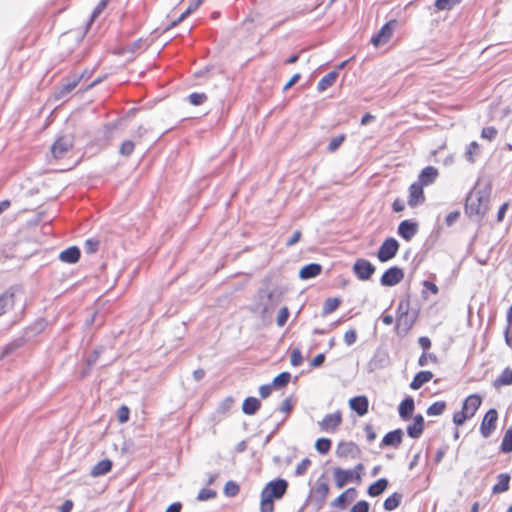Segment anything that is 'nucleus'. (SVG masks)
Returning a JSON list of instances; mask_svg holds the SVG:
<instances>
[{
    "instance_id": "44",
    "label": "nucleus",
    "mask_w": 512,
    "mask_h": 512,
    "mask_svg": "<svg viewBox=\"0 0 512 512\" xmlns=\"http://www.w3.org/2000/svg\"><path fill=\"white\" fill-rule=\"evenodd\" d=\"M436 355L432 353L423 352L422 355L418 359L419 366H426L429 363H437Z\"/></svg>"
},
{
    "instance_id": "62",
    "label": "nucleus",
    "mask_w": 512,
    "mask_h": 512,
    "mask_svg": "<svg viewBox=\"0 0 512 512\" xmlns=\"http://www.w3.org/2000/svg\"><path fill=\"white\" fill-rule=\"evenodd\" d=\"M418 343L421 346V348L424 350V352L429 350L430 347H431V340L428 337H426V336L420 337L418 339Z\"/></svg>"
},
{
    "instance_id": "32",
    "label": "nucleus",
    "mask_w": 512,
    "mask_h": 512,
    "mask_svg": "<svg viewBox=\"0 0 512 512\" xmlns=\"http://www.w3.org/2000/svg\"><path fill=\"white\" fill-rule=\"evenodd\" d=\"M387 486L388 481L385 478L378 479L376 482L369 486L368 494L372 497L379 496L386 490Z\"/></svg>"
},
{
    "instance_id": "51",
    "label": "nucleus",
    "mask_w": 512,
    "mask_h": 512,
    "mask_svg": "<svg viewBox=\"0 0 512 512\" xmlns=\"http://www.w3.org/2000/svg\"><path fill=\"white\" fill-rule=\"evenodd\" d=\"M497 134H498V131L493 126L485 127L481 131L482 138L490 140V141L493 140L497 136Z\"/></svg>"
},
{
    "instance_id": "20",
    "label": "nucleus",
    "mask_w": 512,
    "mask_h": 512,
    "mask_svg": "<svg viewBox=\"0 0 512 512\" xmlns=\"http://www.w3.org/2000/svg\"><path fill=\"white\" fill-rule=\"evenodd\" d=\"M349 406L359 416H364L368 413L369 401L366 396H357L349 400Z\"/></svg>"
},
{
    "instance_id": "41",
    "label": "nucleus",
    "mask_w": 512,
    "mask_h": 512,
    "mask_svg": "<svg viewBox=\"0 0 512 512\" xmlns=\"http://www.w3.org/2000/svg\"><path fill=\"white\" fill-rule=\"evenodd\" d=\"M240 491L239 485L235 481H228L224 486V494L227 497H235Z\"/></svg>"
},
{
    "instance_id": "61",
    "label": "nucleus",
    "mask_w": 512,
    "mask_h": 512,
    "mask_svg": "<svg viewBox=\"0 0 512 512\" xmlns=\"http://www.w3.org/2000/svg\"><path fill=\"white\" fill-rule=\"evenodd\" d=\"M301 236L302 232L300 230H296L291 236V238L287 241L286 245L288 247L295 245L301 239Z\"/></svg>"
},
{
    "instance_id": "15",
    "label": "nucleus",
    "mask_w": 512,
    "mask_h": 512,
    "mask_svg": "<svg viewBox=\"0 0 512 512\" xmlns=\"http://www.w3.org/2000/svg\"><path fill=\"white\" fill-rule=\"evenodd\" d=\"M415 320L416 318L410 314L396 317L395 332L406 335L412 329Z\"/></svg>"
},
{
    "instance_id": "40",
    "label": "nucleus",
    "mask_w": 512,
    "mask_h": 512,
    "mask_svg": "<svg viewBox=\"0 0 512 512\" xmlns=\"http://www.w3.org/2000/svg\"><path fill=\"white\" fill-rule=\"evenodd\" d=\"M461 0H436L435 7L438 11L451 10L454 6L459 4Z\"/></svg>"
},
{
    "instance_id": "49",
    "label": "nucleus",
    "mask_w": 512,
    "mask_h": 512,
    "mask_svg": "<svg viewBox=\"0 0 512 512\" xmlns=\"http://www.w3.org/2000/svg\"><path fill=\"white\" fill-rule=\"evenodd\" d=\"M99 248V241L97 239H87L84 243L86 253H95Z\"/></svg>"
},
{
    "instance_id": "63",
    "label": "nucleus",
    "mask_w": 512,
    "mask_h": 512,
    "mask_svg": "<svg viewBox=\"0 0 512 512\" xmlns=\"http://www.w3.org/2000/svg\"><path fill=\"white\" fill-rule=\"evenodd\" d=\"M325 361V355L323 353L317 354L311 361L310 365L312 367H319Z\"/></svg>"
},
{
    "instance_id": "64",
    "label": "nucleus",
    "mask_w": 512,
    "mask_h": 512,
    "mask_svg": "<svg viewBox=\"0 0 512 512\" xmlns=\"http://www.w3.org/2000/svg\"><path fill=\"white\" fill-rule=\"evenodd\" d=\"M72 508H73V501L68 499L62 503V505L60 506L59 512H71Z\"/></svg>"
},
{
    "instance_id": "12",
    "label": "nucleus",
    "mask_w": 512,
    "mask_h": 512,
    "mask_svg": "<svg viewBox=\"0 0 512 512\" xmlns=\"http://www.w3.org/2000/svg\"><path fill=\"white\" fill-rule=\"evenodd\" d=\"M396 21L391 20L384 24L381 29L371 38V43L378 47L382 44L387 43L393 35V29Z\"/></svg>"
},
{
    "instance_id": "14",
    "label": "nucleus",
    "mask_w": 512,
    "mask_h": 512,
    "mask_svg": "<svg viewBox=\"0 0 512 512\" xmlns=\"http://www.w3.org/2000/svg\"><path fill=\"white\" fill-rule=\"evenodd\" d=\"M424 187L417 182L409 186L408 205L411 208L417 207L425 202Z\"/></svg>"
},
{
    "instance_id": "29",
    "label": "nucleus",
    "mask_w": 512,
    "mask_h": 512,
    "mask_svg": "<svg viewBox=\"0 0 512 512\" xmlns=\"http://www.w3.org/2000/svg\"><path fill=\"white\" fill-rule=\"evenodd\" d=\"M512 385V369L506 367L501 374L494 380L493 386L500 388L503 386Z\"/></svg>"
},
{
    "instance_id": "18",
    "label": "nucleus",
    "mask_w": 512,
    "mask_h": 512,
    "mask_svg": "<svg viewBox=\"0 0 512 512\" xmlns=\"http://www.w3.org/2000/svg\"><path fill=\"white\" fill-rule=\"evenodd\" d=\"M439 175L438 169L433 166L425 167L418 176V184H421L423 187L428 186L435 182Z\"/></svg>"
},
{
    "instance_id": "35",
    "label": "nucleus",
    "mask_w": 512,
    "mask_h": 512,
    "mask_svg": "<svg viewBox=\"0 0 512 512\" xmlns=\"http://www.w3.org/2000/svg\"><path fill=\"white\" fill-rule=\"evenodd\" d=\"M332 447V441L328 438H319L315 442V449L318 453L326 455Z\"/></svg>"
},
{
    "instance_id": "24",
    "label": "nucleus",
    "mask_w": 512,
    "mask_h": 512,
    "mask_svg": "<svg viewBox=\"0 0 512 512\" xmlns=\"http://www.w3.org/2000/svg\"><path fill=\"white\" fill-rule=\"evenodd\" d=\"M322 272V266L317 263H310L303 266L299 271V277L301 279H310L320 275Z\"/></svg>"
},
{
    "instance_id": "25",
    "label": "nucleus",
    "mask_w": 512,
    "mask_h": 512,
    "mask_svg": "<svg viewBox=\"0 0 512 512\" xmlns=\"http://www.w3.org/2000/svg\"><path fill=\"white\" fill-rule=\"evenodd\" d=\"M433 378L431 371H420L418 372L410 383V388L413 390L420 389L425 383L429 382Z\"/></svg>"
},
{
    "instance_id": "53",
    "label": "nucleus",
    "mask_w": 512,
    "mask_h": 512,
    "mask_svg": "<svg viewBox=\"0 0 512 512\" xmlns=\"http://www.w3.org/2000/svg\"><path fill=\"white\" fill-rule=\"evenodd\" d=\"M311 465V460L308 458H304L300 463L296 466L295 473L300 476L306 473L308 467Z\"/></svg>"
},
{
    "instance_id": "9",
    "label": "nucleus",
    "mask_w": 512,
    "mask_h": 512,
    "mask_svg": "<svg viewBox=\"0 0 512 512\" xmlns=\"http://www.w3.org/2000/svg\"><path fill=\"white\" fill-rule=\"evenodd\" d=\"M73 147V140L71 137H59L51 147L52 156L55 159H63Z\"/></svg>"
},
{
    "instance_id": "3",
    "label": "nucleus",
    "mask_w": 512,
    "mask_h": 512,
    "mask_svg": "<svg viewBox=\"0 0 512 512\" xmlns=\"http://www.w3.org/2000/svg\"><path fill=\"white\" fill-rule=\"evenodd\" d=\"M481 403L482 398L478 394L469 395L464 400L461 410L454 413L453 423L457 427L462 426L467 420L475 416Z\"/></svg>"
},
{
    "instance_id": "59",
    "label": "nucleus",
    "mask_w": 512,
    "mask_h": 512,
    "mask_svg": "<svg viewBox=\"0 0 512 512\" xmlns=\"http://www.w3.org/2000/svg\"><path fill=\"white\" fill-rule=\"evenodd\" d=\"M364 430L366 432L367 441L373 442L376 439L377 435H376V432L374 431L372 425H370V424L365 425Z\"/></svg>"
},
{
    "instance_id": "58",
    "label": "nucleus",
    "mask_w": 512,
    "mask_h": 512,
    "mask_svg": "<svg viewBox=\"0 0 512 512\" xmlns=\"http://www.w3.org/2000/svg\"><path fill=\"white\" fill-rule=\"evenodd\" d=\"M293 405L290 398H286L283 400L280 406V410L285 414H290L292 411Z\"/></svg>"
},
{
    "instance_id": "2",
    "label": "nucleus",
    "mask_w": 512,
    "mask_h": 512,
    "mask_svg": "<svg viewBox=\"0 0 512 512\" xmlns=\"http://www.w3.org/2000/svg\"><path fill=\"white\" fill-rule=\"evenodd\" d=\"M489 202L488 193L473 191L466 198L465 212L469 217L482 218L489 210Z\"/></svg>"
},
{
    "instance_id": "21",
    "label": "nucleus",
    "mask_w": 512,
    "mask_h": 512,
    "mask_svg": "<svg viewBox=\"0 0 512 512\" xmlns=\"http://www.w3.org/2000/svg\"><path fill=\"white\" fill-rule=\"evenodd\" d=\"M424 430V418L422 415H416L413 422L407 426V433L411 438H419Z\"/></svg>"
},
{
    "instance_id": "45",
    "label": "nucleus",
    "mask_w": 512,
    "mask_h": 512,
    "mask_svg": "<svg viewBox=\"0 0 512 512\" xmlns=\"http://www.w3.org/2000/svg\"><path fill=\"white\" fill-rule=\"evenodd\" d=\"M290 362L292 366L298 367L303 363V356L300 349L295 348L290 353Z\"/></svg>"
},
{
    "instance_id": "8",
    "label": "nucleus",
    "mask_w": 512,
    "mask_h": 512,
    "mask_svg": "<svg viewBox=\"0 0 512 512\" xmlns=\"http://www.w3.org/2000/svg\"><path fill=\"white\" fill-rule=\"evenodd\" d=\"M498 421V412L496 409H489L480 424V433L483 437L488 438L492 435V433L496 429V424Z\"/></svg>"
},
{
    "instance_id": "42",
    "label": "nucleus",
    "mask_w": 512,
    "mask_h": 512,
    "mask_svg": "<svg viewBox=\"0 0 512 512\" xmlns=\"http://www.w3.org/2000/svg\"><path fill=\"white\" fill-rule=\"evenodd\" d=\"M135 149V143L130 140L123 141L120 145L119 152L123 156H130Z\"/></svg>"
},
{
    "instance_id": "50",
    "label": "nucleus",
    "mask_w": 512,
    "mask_h": 512,
    "mask_svg": "<svg viewBox=\"0 0 512 512\" xmlns=\"http://www.w3.org/2000/svg\"><path fill=\"white\" fill-rule=\"evenodd\" d=\"M216 497V492L211 489L203 488L198 493L197 499L199 501H207Z\"/></svg>"
},
{
    "instance_id": "10",
    "label": "nucleus",
    "mask_w": 512,
    "mask_h": 512,
    "mask_svg": "<svg viewBox=\"0 0 512 512\" xmlns=\"http://www.w3.org/2000/svg\"><path fill=\"white\" fill-rule=\"evenodd\" d=\"M375 270V266L370 261L363 258L357 259L353 266L355 275L362 281L369 280Z\"/></svg>"
},
{
    "instance_id": "34",
    "label": "nucleus",
    "mask_w": 512,
    "mask_h": 512,
    "mask_svg": "<svg viewBox=\"0 0 512 512\" xmlns=\"http://www.w3.org/2000/svg\"><path fill=\"white\" fill-rule=\"evenodd\" d=\"M402 495L400 493H393L384 501V509L387 511H392L396 509L401 503Z\"/></svg>"
},
{
    "instance_id": "1",
    "label": "nucleus",
    "mask_w": 512,
    "mask_h": 512,
    "mask_svg": "<svg viewBox=\"0 0 512 512\" xmlns=\"http://www.w3.org/2000/svg\"><path fill=\"white\" fill-rule=\"evenodd\" d=\"M287 488V481L281 478L268 482L261 491L260 512H274V500L281 499Z\"/></svg>"
},
{
    "instance_id": "11",
    "label": "nucleus",
    "mask_w": 512,
    "mask_h": 512,
    "mask_svg": "<svg viewBox=\"0 0 512 512\" xmlns=\"http://www.w3.org/2000/svg\"><path fill=\"white\" fill-rule=\"evenodd\" d=\"M404 279L402 268L393 266L387 269L381 276L380 282L383 286L391 287L400 283Z\"/></svg>"
},
{
    "instance_id": "31",
    "label": "nucleus",
    "mask_w": 512,
    "mask_h": 512,
    "mask_svg": "<svg viewBox=\"0 0 512 512\" xmlns=\"http://www.w3.org/2000/svg\"><path fill=\"white\" fill-rule=\"evenodd\" d=\"M337 77L338 73L336 71H331L328 74H326L319 80L317 84L318 91L323 92L329 87H331L336 82Z\"/></svg>"
},
{
    "instance_id": "52",
    "label": "nucleus",
    "mask_w": 512,
    "mask_h": 512,
    "mask_svg": "<svg viewBox=\"0 0 512 512\" xmlns=\"http://www.w3.org/2000/svg\"><path fill=\"white\" fill-rule=\"evenodd\" d=\"M344 140H345L344 134L332 138L328 145V150L330 152L336 151L339 148V146L343 143Z\"/></svg>"
},
{
    "instance_id": "30",
    "label": "nucleus",
    "mask_w": 512,
    "mask_h": 512,
    "mask_svg": "<svg viewBox=\"0 0 512 512\" xmlns=\"http://www.w3.org/2000/svg\"><path fill=\"white\" fill-rule=\"evenodd\" d=\"M261 407V402L255 397H247L242 404V410L247 415L255 414Z\"/></svg>"
},
{
    "instance_id": "60",
    "label": "nucleus",
    "mask_w": 512,
    "mask_h": 512,
    "mask_svg": "<svg viewBox=\"0 0 512 512\" xmlns=\"http://www.w3.org/2000/svg\"><path fill=\"white\" fill-rule=\"evenodd\" d=\"M273 385L272 384H267V385H262L259 387V394L262 398H267L271 392H272V389H273Z\"/></svg>"
},
{
    "instance_id": "23",
    "label": "nucleus",
    "mask_w": 512,
    "mask_h": 512,
    "mask_svg": "<svg viewBox=\"0 0 512 512\" xmlns=\"http://www.w3.org/2000/svg\"><path fill=\"white\" fill-rule=\"evenodd\" d=\"M510 475L508 473H501L497 476V482L492 487L493 494H501L509 490Z\"/></svg>"
},
{
    "instance_id": "46",
    "label": "nucleus",
    "mask_w": 512,
    "mask_h": 512,
    "mask_svg": "<svg viewBox=\"0 0 512 512\" xmlns=\"http://www.w3.org/2000/svg\"><path fill=\"white\" fill-rule=\"evenodd\" d=\"M289 315H290L289 309L286 306L282 307L279 310L278 315H277V319H276L277 325L279 327H283L286 324V322L289 318Z\"/></svg>"
},
{
    "instance_id": "22",
    "label": "nucleus",
    "mask_w": 512,
    "mask_h": 512,
    "mask_svg": "<svg viewBox=\"0 0 512 512\" xmlns=\"http://www.w3.org/2000/svg\"><path fill=\"white\" fill-rule=\"evenodd\" d=\"M15 305V295L12 291H5L0 294V317L5 315Z\"/></svg>"
},
{
    "instance_id": "55",
    "label": "nucleus",
    "mask_w": 512,
    "mask_h": 512,
    "mask_svg": "<svg viewBox=\"0 0 512 512\" xmlns=\"http://www.w3.org/2000/svg\"><path fill=\"white\" fill-rule=\"evenodd\" d=\"M344 342L350 346L354 344L357 340V332L354 329L348 330L344 333Z\"/></svg>"
},
{
    "instance_id": "43",
    "label": "nucleus",
    "mask_w": 512,
    "mask_h": 512,
    "mask_svg": "<svg viewBox=\"0 0 512 512\" xmlns=\"http://www.w3.org/2000/svg\"><path fill=\"white\" fill-rule=\"evenodd\" d=\"M410 301L408 299L400 300L396 310V317L409 315Z\"/></svg>"
},
{
    "instance_id": "7",
    "label": "nucleus",
    "mask_w": 512,
    "mask_h": 512,
    "mask_svg": "<svg viewBox=\"0 0 512 512\" xmlns=\"http://www.w3.org/2000/svg\"><path fill=\"white\" fill-rule=\"evenodd\" d=\"M343 421V415L340 410L326 414L321 421L318 422L321 431L326 433H334L338 430Z\"/></svg>"
},
{
    "instance_id": "6",
    "label": "nucleus",
    "mask_w": 512,
    "mask_h": 512,
    "mask_svg": "<svg viewBox=\"0 0 512 512\" xmlns=\"http://www.w3.org/2000/svg\"><path fill=\"white\" fill-rule=\"evenodd\" d=\"M399 243L398 241L393 238L389 237L383 241L381 246L378 249L377 252V258L380 262H387L394 258L399 250Z\"/></svg>"
},
{
    "instance_id": "38",
    "label": "nucleus",
    "mask_w": 512,
    "mask_h": 512,
    "mask_svg": "<svg viewBox=\"0 0 512 512\" xmlns=\"http://www.w3.org/2000/svg\"><path fill=\"white\" fill-rule=\"evenodd\" d=\"M500 449L504 453L512 452V429H508L502 438Z\"/></svg>"
},
{
    "instance_id": "19",
    "label": "nucleus",
    "mask_w": 512,
    "mask_h": 512,
    "mask_svg": "<svg viewBox=\"0 0 512 512\" xmlns=\"http://www.w3.org/2000/svg\"><path fill=\"white\" fill-rule=\"evenodd\" d=\"M403 440V431L396 429L388 432L382 439L381 447H399Z\"/></svg>"
},
{
    "instance_id": "5",
    "label": "nucleus",
    "mask_w": 512,
    "mask_h": 512,
    "mask_svg": "<svg viewBox=\"0 0 512 512\" xmlns=\"http://www.w3.org/2000/svg\"><path fill=\"white\" fill-rule=\"evenodd\" d=\"M335 454L339 459H356L361 456L360 447L353 441H340L338 442Z\"/></svg>"
},
{
    "instance_id": "56",
    "label": "nucleus",
    "mask_w": 512,
    "mask_h": 512,
    "mask_svg": "<svg viewBox=\"0 0 512 512\" xmlns=\"http://www.w3.org/2000/svg\"><path fill=\"white\" fill-rule=\"evenodd\" d=\"M109 2L105 0H100V2L97 4V6L94 8L92 12V19L97 18L107 7Z\"/></svg>"
},
{
    "instance_id": "4",
    "label": "nucleus",
    "mask_w": 512,
    "mask_h": 512,
    "mask_svg": "<svg viewBox=\"0 0 512 512\" xmlns=\"http://www.w3.org/2000/svg\"><path fill=\"white\" fill-rule=\"evenodd\" d=\"M363 470L362 463L357 464L353 469L333 468L332 473L336 487L340 489L348 483H360Z\"/></svg>"
},
{
    "instance_id": "57",
    "label": "nucleus",
    "mask_w": 512,
    "mask_h": 512,
    "mask_svg": "<svg viewBox=\"0 0 512 512\" xmlns=\"http://www.w3.org/2000/svg\"><path fill=\"white\" fill-rule=\"evenodd\" d=\"M392 210L395 213H401L405 210V203L402 199L397 198L392 203Z\"/></svg>"
},
{
    "instance_id": "39",
    "label": "nucleus",
    "mask_w": 512,
    "mask_h": 512,
    "mask_svg": "<svg viewBox=\"0 0 512 512\" xmlns=\"http://www.w3.org/2000/svg\"><path fill=\"white\" fill-rule=\"evenodd\" d=\"M446 409V402L444 401H437L431 404L427 408V414L429 416H439L441 415Z\"/></svg>"
},
{
    "instance_id": "48",
    "label": "nucleus",
    "mask_w": 512,
    "mask_h": 512,
    "mask_svg": "<svg viewBox=\"0 0 512 512\" xmlns=\"http://www.w3.org/2000/svg\"><path fill=\"white\" fill-rule=\"evenodd\" d=\"M130 417V410L126 405H122L119 407L117 411V418L119 423L123 424L126 423L129 420Z\"/></svg>"
},
{
    "instance_id": "27",
    "label": "nucleus",
    "mask_w": 512,
    "mask_h": 512,
    "mask_svg": "<svg viewBox=\"0 0 512 512\" xmlns=\"http://www.w3.org/2000/svg\"><path fill=\"white\" fill-rule=\"evenodd\" d=\"M415 405L412 397H406L399 405L398 412L401 418L407 420L411 417Z\"/></svg>"
},
{
    "instance_id": "36",
    "label": "nucleus",
    "mask_w": 512,
    "mask_h": 512,
    "mask_svg": "<svg viewBox=\"0 0 512 512\" xmlns=\"http://www.w3.org/2000/svg\"><path fill=\"white\" fill-rule=\"evenodd\" d=\"M290 379L291 374L289 372H282L273 379L272 385L274 388H282L288 385Z\"/></svg>"
},
{
    "instance_id": "47",
    "label": "nucleus",
    "mask_w": 512,
    "mask_h": 512,
    "mask_svg": "<svg viewBox=\"0 0 512 512\" xmlns=\"http://www.w3.org/2000/svg\"><path fill=\"white\" fill-rule=\"evenodd\" d=\"M189 102L194 106L202 105L207 100L205 93H192L189 95Z\"/></svg>"
},
{
    "instance_id": "37",
    "label": "nucleus",
    "mask_w": 512,
    "mask_h": 512,
    "mask_svg": "<svg viewBox=\"0 0 512 512\" xmlns=\"http://www.w3.org/2000/svg\"><path fill=\"white\" fill-rule=\"evenodd\" d=\"M480 146L476 141L471 142L466 149L465 156L470 163L475 162V157L479 154Z\"/></svg>"
},
{
    "instance_id": "28",
    "label": "nucleus",
    "mask_w": 512,
    "mask_h": 512,
    "mask_svg": "<svg viewBox=\"0 0 512 512\" xmlns=\"http://www.w3.org/2000/svg\"><path fill=\"white\" fill-rule=\"evenodd\" d=\"M59 258L65 263H76L80 258V250L75 246L69 247L60 253Z\"/></svg>"
},
{
    "instance_id": "13",
    "label": "nucleus",
    "mask_w": 512,
    "mask_h": 512,
    "mask_svg": "<svg viewBox=\"0 0 512 512\" xmlns=\"http://www.w3.org/2000/svg\"><path fill=\"white\" fill-rule=\"evenodd\" d=\"M419 224L412 220H403L398 225L397 233L405 241H410L418 232Z\"/></svg>"
},
{
    "instance_id": "16",
    "label": "nucleus",
    "mask_w": 512,
    "mask_h": 512,
    "mask_svg": "<svg viewBox=\"0 0 512 512\" xmlns=\"http://www.w3.org/2000/svg\"><path fill=\"white\" fill-rule=\"evenodd\" d=\"M329 491H330V488H329V485L327 482V478L325 475H321L317 479L316 484H315L314 488L312 489V494L317 500L324 501L326 499V497L328 496Z\"/></svg>"
},
{
    "instance_id": "54",
    "label": "nucleus",
    "mask_w": 512,
    "mask_h": 512,
    "mask_svg": "<svg viewBox=\"0 0 512 512\" xmlns=\"http://www.w3.org/2000/svg\"><path fill=\"white\" fill-rule=\"evenodd\" d=\"M369 511V504L365 500L358 501L355 503L350 512H368Z\"/></svg>"
},
{
    "instance_id": "33",
    "label": "nucleus",
    "mask_w": 512,
    "mask_h": 512,
    "mask_svg": "<svg viewBox=\"0 0 512 512\" xmlns=\"http://www.w3.org/2000/svg\"><path fill=\"white\" fill-rule=\"evenodd\" d=\"M341 299L338 297L327 298L323 304V315L333 313L341 305Z\"/></svg>"
},
{
    "instance_id": "17",
    "label": "nucleus",
    "mask_w": 512,
    "mask_h": 512,
    "mask_svg": "<svg viewBox=\"0 0 512 512\" xmlns=\"http://www.w3.org/2000/svg\"><path fill=\"white\" fill-rule=\"evenodd\" d=\"M81 80V76L74 75L71 78L67 79L55 92V98L61 99L70 92H72L79 84Z\"/></svg>"
},
{
    "instance_id": "26",
    "label": "nucleus",
    "mask_w": 512,
    "mask_h": 512,
    "mask_svg": "<svg viewBox=\"0 0 512 512\" xmlns=\"http://www.w3.org/2000/svg\"><path fill=\"white\" fill-rule=\"evenodd\" d=\"M112 465L111 460L103 459L92 467L90 474L93 477L105 475L111 471Z\"/></svg>"
}]
</instances>
